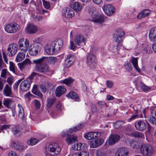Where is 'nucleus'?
<instances>
[{
	"label": "nucleus",
	"instance_id": "2f4dec72",
	"mask_svg": "<svg viewBox=\"0 0 156 156\" xmlns=\"http://www.w3.org/2000/svg\"><path fill=\"white\" fill-rule=\"evenodd\" d=\"M66 97L72 99L78 100L79 97L76 94L75 92L71 91L68 94H66Z\"/></svg>",
	"mask_w": 156,
	"mask_h": 156
},
{
	"label": "nucleus",
	"instance_id": "a19ab883",
	"mask_svg": "<svg viewBox=\"0 0 156 156\" xmlns=\"http://www.w3.org/2000/svg\"><path fill=\"white\" fill-rule=\"evenodd\" d=\"M74 80L71 78H69L67 79H65L64 80L61 81V83H64L66 85L69 86L70 84H72Z\"/></svg>",
	"mask_w": 156,
	"mask_h": 156
},
{
	"label": "nucleus",
	"instance_id": "cd10ccee",
	"mask_svg": "<svg viewBox=\"0 0 156 156\" xmlns=\"http://www.w3.org/2000/svg\"><path fill=\"white\" fill-rule=\"evenodd\" d=\"M82 5L79 2H75L72 4V9L76 12L80 11L82 9Z\"/></svg>",
	"mask_w": 156,
	"mask_h": 156
},
{
	"label": "nucleus",
	"instance_id": "37998d69",
	"mask_svg": "<svg viewBox=\"0 0 156 156\" xmlns=\"http://www.w3.org/2000/svg\"><path fill=\"white\" fill-rule=\"evenodd\" d=\"M96 154V156H106V153L105 150L100 149L97 151Z\"/></svg>",
	"mask_w": 156,
	"mask_h": 156
},
{
	"label": "nucleus",
	"instance_id": "052dcab7",
	"mask_svg": "<svg viewBox=\"0 0 156 156\" xmlns=\"http://www.w3.org/2000/svg\"><path fill=\"white\" fill-rule=\"evenodd\" d=\"M125 68L128 71H130L132 69V67L130 63H127L124 65Z\"/></svg>",
	"mask_w": 156,
	"mask_h": 156
},
{
	"label": "nucleus",
	"instance_id": "5fc2aeb1",
	"mask_svg": "<svg viewBox=\"0 0 156 156\" xmlns=\"http://www.w3.org/2000/svg\"><path fill=\"white\" fill-rule=\"evenodd\" d=\"M31 17L35 20L38 21H41L43 19L42 16L40 15L36 16L34 15H32Z\"/></svg>",
	"mask_w": 156,
	"mask_h": 156
},
{
	"label": "nucleus",
	"instance_id": "8fccbe9b",
	"mask_svg": "<svg viewBox=\"0 0 156 156\" xmlns=\"http://www.w3.org/2000/svg\"><path fill=\"white\" fill-rule=\"evenodd\" d=\"M140 47H141V50L143 51L144 53L146 54L147 53L148 46L147 44H143Z\"/></svg>",
	"mask_w": 156,
	"mask_h": 156
},
{
	"label": "nucleus",
	"instance_id": "e433bc0d",
	"mask_svg": "<svg viewBox=\"0 0 156 156\" xmlns=\"http://www.w3.org/2000/svg\"><path fill=\"white\" fill-rule=\"evenodd\" d=\"M83 126V124H80V125H78L73 129H69V130L65 133H68L69 134V133H72L74 132H76L81 129Z\"/></svg>",
	"mask_w": 156,
	"mask_h": 156
},
{
	"label": "nucleus",
	"instance_id": "4c0bfd02",
	"mask_svg": "<svg viewBox=\"0 0 156 156\" xmlns=\"http://www.w3.org/2000/svg\"><path fill=\"white\" fill-rule=\"evenodd\" d=\"M45 51L48 54L51 55H53L55 52L53 48H51V44H50V46H48L46 47Z\"/></svg>",
	"mask_w": 156,
	"mask_h": 156
},
{
	"label": "nucleus",
	"instance_id": "1a4fd4ad",
	"mask_svg": "<svg viewBox=\"0 0 156 156\" xmlns=\"http://www.w3.org/2000/svg\"><path fill=\"white\" fill-rule=\"evenodd\" d=\"M19 46L20 49L25 52L29 48V41L27 39L24 41V38H21L19 42Z\"/></svg>",
	"mask_w": 156,
	"mask_h": 156
},
{
	"label": "nucleus",
	"instance_id": "58836bf2",
	"mask_svg": "<svg viewBox=\"0 0 156 156\" xmlns=\"http://www.w3.org/2000/svg\"><path fill=\"white\" fill-rule=\"evenodd\" d=\"M88 12L92 17H93L94 15L97 13L95 8L93 6L88 7Z\"/></svg>",
	"mask_w": 156,
	"mask_h": 156
},
{
	"label": "nucleus",
	"instance_id": "f03ea898",
	"mask_svg": "<svg viewBox=\"0 0 156 156\" xmlns=\"http://www.w3.org/2000/svg\"><path fill=\"white\" fill-rule=\"evenodd\" d=\"M37 74V73H36L33 72L29 76V79L23 81L21 83L20 87L23 91H27L29 89L31 83V80L33 79V77Z\"/></svg>",
	"mask_w": 156,
	"mask_h": 156
},
{
	"label": "nucleus",
	"instance_id": "ddd939ff",
	"mask_svg": "<svg viewBox=\"0 0 156 156\" xmlns=\"http://www.w3.org/2000/svg\"><path fill=\"white\" fill-rule=\"evenodd\" d=\"M101 134L99 132H91L88 133L84 136L85 138L89 140L100 138Z\"/></svg>",
	"mask_w": 156,
	"mask_h": 156
},
{
	"label": "nucleus",
	"instance_id": "f8f14e48",
	"mask_svg": "<svg viewBox=\"0 0 156 156\" xmlns=\"http://www.w3.org/2000/svg\"><path fill=\"white\" fill-rule=\"evenodd\" d=\"M85 39L84 37L80 34L76 35L74 39V41L76 45L80 46L83 44H85Z\"/></svg>",
	"mask_w": 156,
	"mask_h": 156
},
{
	"label": "nucleus",
	"instance_id": "bf43d9fd",
	"mask_svg": "<svg viewBox=\"0 0 156 156\" xmlns=\"http://www.w3.org/2000/svg\"><path fill=\"white\" fill-rule=\"evenodd\" d=\"M14 80V78L12 77H9L7 79V82L11 86L13 83Z\"/></svg>",
	"mask_w": 156,
	"mask_h": 156
},
{
	"label": "nucleus",
	"instance_id": "423d86ee",
	"mask_svg": "<svg viewBox=\"0 0 156 156\" xmlns=\"http://www.w3.org/2000/svg\"><path fill=\"white\" fill-rule=\"evenodd\" d=\"M48 148V149H49L50 152L54 153L53 154H50V155L51 156H56L57 154L60 153L61 151V149L57 143L54 144L53 145H49Z\"/></svg>",
	"mask_w": 156,
	"mask_h": 156
},
{
	"label": "nucleus",
	"instance_id": "4d7b16f0",
	"mask_svg": "<svg viewBox=\"0 0 156 156\" xmlns=\"http://www.w3.org/2000/svg\"><path fill=\"white\" fill-rule=\"evenodd\" d=\"M43 5L45 8L48 9L50 8V4L48 1L43 0Z\"/></svg>",
	"mask_w": 156,
	"mask_h": 156
},
{
	"label": "nucleus",
	"instance_id": "338daca9",
	"mask_svg": "<svg viewBox=\"0 0 156 156\" xmlns=\"http://www.w3.org/2000/svg\"><path fill=\"white\" fill-rule=\"evenodd\" d=\"M12 126H9L8 125H4L3 126H0V129L1 130H3L4 129H6L8 128L10 129L11 128Z\"/></svg>",
	"mask_w": 156,
	"mask_h": 156
},
{
	"label": "nucleus",
	"instance_id": "3c124183",
	"mask_svg": "<svg viewBox=\"0 0 156 156\" xmlns=\"http://www.w3.org/2000/svg\"><path fill=\"white\" fill-rule=\"evenodd\" d=\"M12 103V101L10 100L9 99H6V100L4 101L3 102V105L4 106L7 108H9V107L10 106Z\"/></svg>",
	"mask_w": 156,
	"mask_h": 156
},
{
	"label": "nucleus",
	"instance_id": "c756f323",
	"mask_svg": "<svg viewBox=\"0 0 156 156\" xmlns=\"http://www.w3.org/2000/svg\"><path fill=\"white\" fill-rule=\"evenodd\" d=\"M74 148L76 147V149L77 151H82L86 150L87 147V145L85 143L82 144L79 143L76 144V145H74Z\"/></svg>",
	"mask_w": 156,
	"mask_h": 156
},
{
	"label": "nucleus",
	"instance_id": "aec40b11",
	"mask_svg": "<svg viewBox=\"0 0 156 156\" xmlns=\"http://www.w3.org/2000/svg\"><path fill=\"white\" fill-rule=\"evenodd\" d=\"M26 30L28 33L33 34L37 32V28L35 25L32 24H30L26 27Z\"/></svg>",
	"mask_w": 156,
	"mask_h": 156
},
{
	"label": "nucleus",
	"instance_id": "6ab92c4d",
	"mask_svg": "<svg viewBox=\"0 0 156 156\" xmlns=\"http://www.w3.org/2000/svg\"><path fill=\"white\" fill-rule=\"evenodd\" d=\"M149 38L152 42L156 41V27L152 28L149 31Z\"/></svg>",
	"mask_w": 156,
	"mask_h": 156
},
{
	"label": "nucleus",
	"instance_id": "f257e3e1",
	"mask_svg": "<svg viewBox=\"0 0 156 156\" xmlns=\"http://www.w3.org/2000/svg\"><path fill=\"white\" fill-rule=\"evenodd\" d=\"M140 149L143 156H152L153 154V149L150 144L141 145Z\"/></svg>",
	"mask_w": 156,
	"mask_h": 156
},
{
	"label": "nucleus",
	"instance_id": "ea45409f",
	"mask_svg": "<svg viewBox=\"0 0 156 156\" xmlns=\"http://www.w3.org/2000/svg\"><path fill=\"white\" fill-rule=\"evenodd\" d=\"M25 54L22 52H19L17 54L16 58V61L17 62L21 61L25 58Z\"/></svg>",
	"mask_w": 156,
	"mask_h": 156
},
{
	"label": "nucleus",
	"instance_id": "864d4df0",
	"mask_svg": "<svg viewBox=\"0 0 156 156\" xmlns=\"http://www.w3.org/2000/svg\"><path fill=\"white\" fill-rule=\"evenodd\" d=\"M116 32L117 33L115 35L119 36L121 37H123L125 34L124 32L121 29H117Z\"/></svg>",
	"mask_w": 156,
	"mask_h": 156
},
{
	"label": "nucleus",
	"instance_id": "a18cd8bd",
	"mask_svg": "<svg viewBox=\"0 0 156 156\" xmlns=\"http://www.w3.org/2000/svg\"><path fill=\"white\" fill-rule=\"evenodd\" d=\"M39 140L35 138H31L29 141H28V143L30 145L33 146L35 145L38 142Z\"/></svg>",
	"mask_w": 156,
	"mask_h": 156
},
{
	"label": "nucleus",
	"instance_id": "09e8293b",
	"mask_svg": "<svg viewBox=\"0 0 156 156\" xmlns=\"http://www.w3.org/2000/svg\"><path fill=\"white\" fill-rule=\"evenodd\" d=\"M76 156H88L89 154L87 152L81 151L80 152H77L76 154Z\"/></svg>",
	"mask_w": 156,
	"mask_h": 156
},
{
	"label": "nucleus",
	"instance_id": "79ce46f5",
	"mask_svg": "<svg viewBox=\"0 0 156 156\" xmlns=\"http://www.w3.org/2000/svg\"><path fill=\"white\" fill-rule=\"evenodd\" d=\"M153 113H151L148 119L149 122L151 124L155 125L156 124V118L154 116Z\"/></svg>",
	"mask_w": 156,
	"mask_h": 156
},
{
	"label": "nucleus",
	"instance_id": "393cba45",
	"mask_svg": "<svg viewBox=\"0 0 156 156\" xmlns=\"http://www.w3.org/2000/svg\"><path fill=\"white\" fill-rule=\"evenodd\" d=\"M66 89L62 86L58 87L56 89L55 94L58 97H60L62 94H64L66 91Z\"/></svg>",
	"mask_w": 156,
	"mask_h": 156
},
{
	"label": "nucleus",
	"instance_id": "603ef678",
	"mask_svg": "<svg viewBox=\"0 0 156 156\" xmlns=\"http://www.w3.org/2000/svg\"><path fill=\"white\" fill-rule=\"evenodd\" d=\"M114 41L118 43H121L122 42V37L118 36V35H115L113 37Z\"/></svg>",
	"mask_w": 156,
	"mask_h": 156
},
{
	"label": "nucleus",
	"instance_id": "2eb2a0df",
	"mask_svg": "<svg viewBox=\"0 0 156 156\" xmlns=\"http://www.w3.org/2000/svg\"><path fill=\"white\" fill-rule=\"evenodd\" d=\"M94 140L91 141L90 143V148H96L101 145L104 142L103 140L99 139H94Z\"/></svg>",
	"mask_w": 156,
	"mask_h": 156
},
{
	"label": "nucleus",
	"instance_id": "6e6552de",
	"mask_svg": "<svg viewBox=\"0 0 156 156\" xmlns=\"http://www.w3.org/2000/svg\"><path fill=\"white\" fill-rule=\"evenodd\" d=\"M103 9L105 14L109 16H112L115 11V8L110 4L105 5Z\"/></svg>",
	"mask_w": 156,
	"mask_h": 156
},
{
	"label": "nucleus",
	"instance_id": "774afa93",
	"mask_svg": "<svg viewBox=\"0 0 156 156\" xmlns=\"http://www.w3.org/2000/svg\"><path fill=\"white\" fill-rule=\"evenodd\" d=\"M34 102L35 106L37 109H39L40 107L41 104L40 102L37 100H34Z\"/></svg>",
	"mask_w": 156,
	"mask_h": 156
},
{
	"label": "nucleus",
	"instance_id": "4468645a",
	"mask_svg": "<svg viewBox=\"0 0 156 156\" xmlns=\"http://www.w3.org/2000/svg\"><path fill=\"white\" fill-rule=\"evenodd\" d=\"M74 15L73 11L69 8H65L62 10V16L68 18H72Z\"/></svg>",
	"mask_w": 156,
	"mask_h": 156
},
{
	"label": "nucleus",
	"instance_id": "69168bd1",
	"mask_svg": "<svg viewBox=\"0 0 156 156\" xmlns=\"http://www.w3.org/2000/svg\"><path fill=\"white\" fill-rule=\"evenodd\" d=\"M23 80V79L19 80L17 82H16L13 86V88L14 90H16L18 87L20 83Z\"/></svg>",
	"mask_w": 156,
	"mask_h": 156
},
{
	"label": "nucleus",
	"instance_id": "f3484780",
	"mask_svg": "<svg viewBox=\"0 0 156 156\" xmlns=\"http://www.w3.org/2000/svg\"><path fill=\"white\" fill-rule=\"evenodd\" d=\"M105 16L103 15H99L96 14L93 16L92 21L94 23H102L105 21Z\"/></svg>",
	"mask_w": 156,
	"mask_h": 156
},
{
	"label": "nucleus",
	"instance_id": "9b49d317",
	"mask_svg": "<svg viewBox=\"0 0 156 156\" xmlns=\"http://www.w3.org/2000/svg\"><path fill=\"white\" fill-rule=\"evenodd\" d=\"M135 126L136 129L140 131L144 130L147 127L145 123L141 120L136 121L135 123Z\"/></svg>",
	"mask_w": 156,
	"mask_h": 156
},
{
	"label": "nucleus",
	"instance_id": "473e14b6",
	"mask_svg": "<svg viewBox=\"0 0 156 156\" xmlns=\"http://www.w3.org/2000/svg\"><path fill=\"white\" fill-rule=\"evenodd\" d=\"M18 107L19 108V116L23 120L24 119V112L23 108L20 105H18Z\"/></svg>",
	"mask_w": 156,
	"mask_h": 156
},
{
	"label": "nucleus",
	"instance_id": "72a5a7b5",
	"mask_svg": "<svg viewBox=\"0 0 156 156\" xmlns=\"http://www.w3.org/2000/svg\"><path fill=\"white\" fill-rule=\"evenodd\" d=\"M55 98H48L46 101L47 107L48 108L51 107L55 102Z\"/></svg>",
	"mask_w": 156,
	"mask_h": 156
},
{
	"label": "nucleus",
	"instance_id": "9d476101",
	"mask_svg": "<svg viewBox=\"0 0 156 156\" xmlns=\"http://www.w3.org/2000/svg\"><path fill=\"white\" fill-rule=\"evenodd\" d=\"M96 57L92 54H89L87 56V63L90 68H93L96 64Z\"/></svg>",
	"mask_w": 156,
	"mask_h": 156
},
{
	"label": "nucleus",
	"instance_id": "dca6fc26",
	"mask_svg": "<svg viewBox=\"0 0 156 156\" xmlns=\"http://www.w3.org/2000/svg\"><path fill=\"white\" fill-rule=\"evenodd\" d=\"M120 139V136L117 134H112L109 137L108 144L109 145L114 144L118 142Z\"/></svg>",
	"mask_w": 156,
	"mask_h": 156
},
{
	"label": "nucleus",
	"instance_id": "bb28decb",
	"mask_svg": "<svg viewBox=\"0 0 156 156\" xmlns=\"http://www.w3.org/2000/svg\"><path fill=\"white\" fill-rule=\"evenodd\" d=\"M29 51L30 54L33 56L37 55L38 53V50L34 45H31L29 47Z\"/></svg>",
	"mask_w": 156,
	"mask_h": 156
},
{
	"label": "nucleus",
	"instance_id": "7c9ffc66",
	"mask_svg": "<svg viewBox=\"0 0 156 156\" xmlns=\"http://www.w3.org/2000/svg\"><path fill=\"white\" fill-rule=\"evenodd\" d=\"M48 59V58L47 57H42L39 59L33 60V62L36 65L37 68V66H39L44 61H45V59Z\"/></svg>",
	"mask_w": 156,
	"mask_h": 156
},
{
	"label": "nucleus",
	"instance_id": "0e129e2a",
	"mask_svg": "<svg viewBox=\"0 0 156 156\" xmlns=\"http://www.w3.org/2000/svg\"><path fill=\"white\" fill-rule=\"evenodd\" d=\"M135 111L136 114L133 115L132 116L128 119L129 122H130L133 120L135 119V118L138 116V110H136Z\"/></svg>",
	"mask_w": 156,
	"mask_h": 156
},
{
	"label": "nucleus",
	"instance_id": "a211bd4d",
	"mask_svg": "<svg viewBox=\"0 0 156 156\" xmlns=\"http://www.w3.org/2000/svg\"><path fill=\"white\" fill-rule=\"evenodd\" d=\"M74 61L73 57L71 55H68L67 56L66 60L65 63V67L68 68L70 67Z\"/></svg>",
	"mask_w": 156,
	"mask_h": 156
},
{
	"label": "nucleus",
	"instance_id": "6e6d98bb",
	"mask_svg": "<svg viewBox=\"0 0 156 156\" xmlns=\"http://www.w3.org/2000/svg\"><path fill=\"white\" fill-rule=\"evenodd\" d=\"M6 82L5 79L0 78V91H2L3 89L4 85Z\"/></svg>",
	"mask_w": 156,
	"mask_h": 156
},
{
	"label": "nucleus",
	"instance_id": "a878e982",
	"mask_svg": "<svg viewBox=\"0 0 156 156\" xmlns=\"http://www.w3.org/2000/svg\"><path fill=\"white\" fill-rule=\"evenodd\" d=\"M36 69L39 72L46 73L48 71V66L47 65H40L37 66Z\"/></svg>",
	"mask_w": 156,
	"mask_h": 156
},
{
	"label": "nucleus",
	"instance_id": "f704fd0d",
	"mask_svg": "<svg viewBox=\"0 0 156 156\" xmlns=\"http://www.w3.org/2000/svg\"><path fill=\"white\" fill-rule=\"evenodd\" d=\"M32 92L34 94L39 97H41L42 96V93L38 90L37 85L36 84L34 85Z\"/></svg>",
	"mask_w": 156,
	"mask_h": 156
},
{
	"label": "nucleus",
	"instance_id": "b1692460",
	"mask_svg": "<svg viewBox=\"0 0 156 156\" xmlns=\"http://www.w3.org/2000/svg\"><path fill=\"white\" fill-rule=\"evenodd\" d=\"M150 13V10L147 9H144L138 13L137 16V18L139 19H141L147 16Z\"/></svg>",
	"mask_w": 156,
	"mask_h": 156
},
{
	"label": "nucleus",
	"instance_id": "c85d7f7f",
	"mask_svg": "<svg viewBox=\"0 0 156 156\" xmlns=\"http://www.w3.org/2000/svg\"><path fill=\"white\" fill-rule=\"evenodd\" d=\"M12 145H13L14 148L16 149L19 150H23L24 148L23 145L18 142L13 141L12 143Z\"/></svg>",
	"mask_w": 156,
	"mask_h": 156
},
{
	"label": "nucleus",
	"instance_id": "c03bdc74",
	"mask_svg": "<svg viewBox=\"0 0 156 156\" xmlns=\"http://www.w3.org/2000/svg\"><path fill=\"white\" fill-rule=\"evenodd\" d=\"M48 59H45V61H48L50 64H54L57 61V58L55 57H50Z\"/></svg>",
	"mask_w": 156,
	"mask_h": 156
},
{
	"label": "nucleus",
	"instance_id": "39448f33",
	"mask_svg": "<svg viewBox=\"0 0 156 156\" xmlns=\"http://www.w3.org/2000/svg\"><path fill=\"white\" fill-rule=\"evenodd\" d=\"M61 135L63 137H66V143L70 145L74 143L76 140L77 136L74 135H70L68 133H62Z\"/></svg>",
	"mask_w": 156,
	"mask_h": 156
},
{
	"label": "nucleus",
	"instance_id": "0eeeda50",
	"mask_svg": "<svg viewBox=\"0 0 156 156\" xmlns=\"http://www.w3.org/2000/svg\"><path fill=\"white\" fill-rule=\"evenodd\" d=\"M18 47L17 44L13 43L9 45L7 48L8 53L9 56L12 57L15 55L17 52Z\"/></svg>",
	"mask_w": 156,
	"mask_h": 156
},
{
	"label": "nucleus",
	"instance_id": "4be33fe9",
	"mask_svg": "<svg viewBox=\"0 0 156 156\" xmlns=\"http://www.w3.org/2000/svg\"><path fill=\"white\" fill-rule=\"evenodd\" d=\"M128 152L125 147L119 148L115 154V156H127Z\"/></svg>",
	"mask_w": 156,
	"mask_h": 156
},
{
	"label": "nucleus",
	"instance_id": "412c9836",
	"mask_svg": "<svg viewBox=\"0 0 156 156\" xmlns=\"http://www.w3.org/2000/svg\"><path fill=\"white\" fill-rule=\"evenodd\" d=\"M3 94L5 96L9 97L11 96L12 94L11 86L10 87L8 84H6L3 90Z\"/></svg>",
	"mask_w": 156,
	"mask_h": 156
},
{
	"label": "nucleus",
	"instance_id": "49530a36",
	"mask_svg": "<svg viewBox=\"0 0 156 156\" xmlns=\"http://www.w3.org/2000/svg\"><path fill=\"white\" fill-rule=\"evenodd\" d=\"M133 136L137 138H142L144 135L138 131H135L132 133Z\"/></svg>",
	"mask_w": 156,
	"mask_h": 156
},
{
	"label": "nucleus",
	"instance_id": "c9c22d12",
	"mask_svg": "<svg viewBox=\"0 0 156 156\" xmlns=\"http://www.w3.org/2000/svg\"><path fill=\"white\" fill-rule=\"evenodd\" d=\"M132 63L136 70L137 72H140V69L138 67L137 58H133L132 60Z\"/></svg>",
	"mask_w": 156,
	"mask_h": 156
},
{
	"label": "nucleus",
	"instance_id": "5701e85b",
	"mask_svg": "<svg viewBox=\"0 0 156 156\" xmlns=\"http://www.w3.org/2000/svg\"><path fill=\"white\" fill-rule=\"evenodd\" d=\"M13 134L16 136L19 137L22 135V132L20 128L17 126H12L10 128Z\"/></svg>",
	"mask_w": 156,
	"mask_h": 156
},
{
	"label": "nucleus",
	"instance_id": "20e7f679",
	"mask_svg": "<svg viewBox=\"0 0 156 156\" xmlns=\"http://www.w3.org/2000/svg\"><path fill=\"white\" fill-rule=\"evenodd\" d=\"M63 41L60 39H56L51 43V47L53 48L55 52L59 51L63 46Z\"/></svg>",
	"mask_w": 156,
	"mask_h": 156
},
{
	"label": "nucleus",
	"instance_id": "13d9d810",
	"mask_svg": "<svg viewBox=\"0 0 156 156\" xmlns=\"http://www.w3.org/2000/svg\"><path fill=\"white\" fill-rule=\"evenodd\" d=\"M9 69L14 73H15V68L14 63L12 62H9Z\"/></svg>",
	"mask_w": 156,
	"mask_h": 156
},
{
	"label": "nucleus",
	"instance_id": "de8ad7c7",
	"mask_svg": "<svg viewBox=\"0 0 156 156\" xmlns=\"http://www.w3.org/2000/svg\"><path fill=\"white\" fill-rule=\"evenodd\" d=\"M124 123V122L122 121H117L115 124L114 127L115 128L118 129L120 128Z\"/></svg>",
	"mask_w": 156,
	"mask_h": 156
},
{
	"label": "nucleus",
	"instance_id": "680f3d73",
	"mask_svg": "<svg viewBox=\"0 0 156 156\" xmlns=\"http://www.w3.org/2000/svg\"><path fill=\"white\" fill-rule=\"evenodd\" d=\"M140 88L143 90L146 91L148 90L150 88L145 85L144 84H142L140 85Z\"/></svg>",
	"mask_w": 156,
	"mask_h": 156
},
{
	"label": "nucleus",
	"instance_id": "e2e57ef3",
	"mask_svg": "<svg viewBox=\"0 0 156 156\" xmlns=\"http://www.w3.org/2000/svg\"><path fill=\"white\" fill-rule=\"evenodd\" d=\"M100 108H102L106 106V103L104 101H99L98 103Z\"/></svg>",
	"mask_w": 156,
	"mask_h": 156
},
{
	"label": "nucleus",
	"instance_id": "7ed1b4c3",
	"mask_svg": "<svg viewBox=\"0 0 156 156\" xmlns=\"http://www.w3.org/2000/svg\"><path fill=\"white\" fill-rule=\"evenodd\" d=\"M20 27L15 23H11L7 25L5 27V31L9 33H15L19 31Z\"/></svg>",
	"mask_w": 156,
	"mask_h": 156
}]
</instances>
